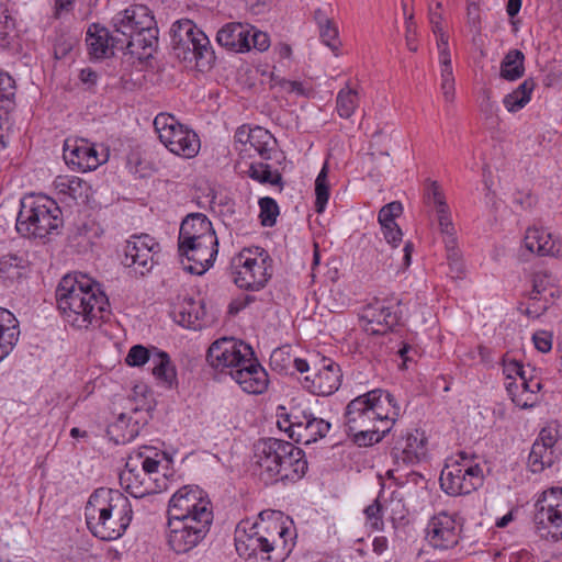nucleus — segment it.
Returning a JSON list of instances; mask_svg holds the SVG:
<instances>
[{"label": "nucleus", "instance_id": "c9c22d12", "mask_svg": "<svg viewBox=\"0 0 562 562\" xmlns=\"http://www.w3.org/2000/svg\"><path fill=\"white\" fill-rule=\"evenodd\" d=\"M140 428L142 425L138 420H134L132 416L122 413L115 422L108 426L106 434L116 445H125L138 436Z\"/></svg>", "mask_w": 562, "mask_h": 562}, {"label": "nucleus", "instance_id": "1a4fd4ad", "mask_svg": "<svg viewBox=\"0 0 562 562\" xmlns=\"http://www.w3.org/2000/svg\"><path fill=\"white\" fill-rule=\"evenodd\" d=\"M533 522L537 533L544 539H562V487L544 491L535 504Z\"/></svg>", "mask_w": 562, "mask_h": 562}, {"label": "nucleus", "instance_id": "7c9ffc66", "mask_svg": "<svg viewBox=\"0 0 562 562\" xmlns=\"http://www.w3.org/2000/svg\"><path fill=\"white\" fill-rule=\"evenodd\" d=\"M124 49L139 59L153 56L158 46V29L156 24L146 30H140L131 36H124Z\"/></svg>", "mask_w": 562, "mask_h": 562}, {"label": "nucleus", "instance_id": "9b49d317", "mask_svg": "<svg viewBox=\"0 0 562 562\" xmlns=\"http://www.w3.org/2000/svg\"><path fill=\"white\" fill-rule=\"evenodd\" d=\"M462 532V522L457 514L440 512L434 515L426 527V540L430 547L437 550L454 548Z\"/></svg>", "mask_w": 562, "mask_h": 562}, {"label": "nucleus", "instance_id": "de8ad7c7", "mask_svg": "<svg viewBox=\"0 0 562 562\" xmlns=\"http://www.w3.org/2000/svg\"><path fill=\"white\" fill-rule=\"evenodd\" d=\"M542 385L539 379L533 376H522L521 391L515 394L514 404L520 408H531L537 404V393Z\"/></svg>", "mask_w": 562, "mask_h": 562}, {"label": "nucleus", "instance_id": "aec40b11", "mask_svg": "<svg viewBox=\"0 0 562 562\" xmlns=\"http://www.w3.org/2000/svg\"><path fill=\"white\" fill-rule=\"evenodd\" d=\"M124 42L121 35L110 33L100 23H91L86 33L88 54L93 59L110 58L115 50H124Z\"/></svg>", "mask_w": 562, "mask_h": 562}, {"label": "nucleus", "instance_id": "6e6552de", "mask_svg": "<svg viewBox=\"0 0 562 562\" xmlns=\"http://www.w3.org/2000/svg\"><path fill=\"white\" fill-rule=\"evenodd\" d=\"M353 414H358V419L363 425L369 422L380 428H392L400 416V406L392 394L375 389L353 397Z\"/></svg>", "mask_w": 562, "mask_h": 562}, {"label": "nucleus", "instance_id": "0eeeda50", "mask_svg": "<svg viewBox=\"0 0 562 562\" xmlns=\"http://www.w3.org/2000/svg\"><path fill=\"white\" fill-rule=\"evenodd\" d=\"M154 127L159 140L175 155L193 158L200 150L198 134L181 124L179 120L169 113H159L154 120Z\"/></svg>", "mask_w": 562, "mask_h": 562}, {"label": "nucleus", "instance_id": "5fc2aeb1", "mask_svg": "<svg viewBox=\"0 0 562 562\" xmlns=\"http://www.w3.org/2000/svg\"><path fill=\"white\" fill-rule=\"evenodd\" d=\"M260 214L259 218L262 226L271 227L276 224L279 215V206L274 199L270 196L261 198L258 202Z\"/></svg>", "mask_w": 562, "mask_h": 562}, {"label": "nucleus", "instance_id": "c85d7f7f", "mask_svg": "<svg viewBox=\"0 0 562 562\" xmlns=\"http://www.w3.org/2000/svg\"><path fill=\"white\" fill-rule=\"evenodd\" d=\"M311 417V412H306L299 406H293L289 413L278 415L277 425L279 429L286 432L292 440L297 443H303Z\"/></svg>", "mask_w": 562, "mask_h": 562}, {"label": "nucleus", "instance_id": "72a5a7b5", "mask_svg": "<svg viewBox=\"0 0 562 562\" xmlns=\"http://www.w3.org/2000/svg\"><path fill=\"white\" fill-rule=\"evenodd\" d=\"M29 261L18 254H7L0 257V279L7 286L19 283L29 273Z\"/></svg>", "mask_w": 562, "mask_h": 562}, {"label": "nucleus", "instance_id": "f3484780", "mask_svg": "<svg viewBox=\"0 0 562 562\" xmlns=\"http://www.w3.org/2000/svg\"><path fill=\"white\" fill-rule=\"evenodd\" d=\"M209 531V528L168 517L167 543L177 554L188 553L206 537Z\"/></svg>", "mask_w": 562, "mask_h": 562}, {"label": "nucleus", "instance_id": "f03ea898", "mask_svg": "<svg viewBox=\"0 0 562 562\" xmlns=\"http://www.w3.org/2000/svg\"><path fill=\"white\" fill-rule=\"evenodd\" d=\"M57 308L65 322L82 329L98 326L110 315L109 299L100 284L82 273L66 274L55 291Z\"/></svg>", "mask_w": 562, "mask_h": 562}, {"label": "nucleus", "instance_id": "e433bc0d", "mask_svg": "<svg viewBox=\"0 0 562 562\" xmlns=\"http://www.w3.org/2000/svg\"><path fill=\"white\" fill-rule=\"evenodd\" d=\"M54 188L63 199L85 202L89 196L90 186L76 176H58L54 180Z\"/></svg>", "mask_w": 562, "mask_h": 562}, {"label": "nucleus", "instance_id": "ea45409f", "mask_svg": "<svg viewBox=\"0 0 562 562\" xmlns=\"http://www.w3.org/2000/svg\"><path fill=\"white\" fill-rule=\"evenodd\" d=\"M150 364L154 376L165 385L171 387L173 382H176L177 373L175 366L171 363L169 355L165 351L154 348Z\"/></svg>", "mask_w": 562, "mask_h": 562}, {"label": "nucleus", "instance_id": "b1692460", "mask_svg": "<svg viewBox=\"0 0 562 562\" xmlns=\"http://www.w3.org/2000/svg\"><path fill=\"white\" fill-rule=\"evenodd\" d=\"M65 162L75 170L87 172L97 169L104 160L100 159L94 146L85 139L69 140L64 145Z\"/></svg>", "mask_w": 562, "mask_h": 562}, {"label": "nucleus", "instance_id": "a18cd8bd", "mask_svg": "<svg viewBox=\"0 0 562 562\" xmlns=\"http://www.w3.org/2000/svg\"><path fill=\"white\" fill-rule=\"evenodd\" d=\"M201 503L191 505L187 513H182V516L179 515L178 519L210 529L213 522L212 504L209 497L202 499Z\"/></svg>", "mask_w": 562, "mask_h": 562}, {"label": "nucleus", "instance_id": "ddd939ff", "mask_svg": "<svg viewBox=\"0 0 562 562\" xmlns=\"http://www.w3.org/2000/svg\"><path fill=\"white\" fill-rule=\"evenodd\" d=\"M363 330L370 335H384L391 331L401 319L398 304L387 305L385 301L374 300L358 314Z\"/></svg>", "mask_w": 562, "mask_h": 562}, {"label": "nucleus", "instance_id": "9d476101", "mask_svg": "<svg viewBox=\"0 0 562 562\" xmlns=\"http://www.w3.org/2000/svg\"><path fill=\"white\" fill-rule=\"evenodd\" d=\"M251 356L254 350L248 344L223 337L209 347L206 361L213 369L231 375L234 369L245 364Z\"/></svg>", "mask_w": 562, "mask_h": 562}, {"label": "nucleus", "instance_id": "4d7b16f0", "mask_svg": "<svg viewBox=\"0 0 562 562\" xmlns=\"http://www.w3.org/2000/svg\"><path fill=\"white\" fill-rule=\"evenodd\" d=\"M528 302L527 303H520L519 311L524 314H526L529 317L538 318L542 314L546 313V311L549 308V306L552 303V300L548 296H539V299H530L529 294L527 295Z\"/></svg>", "mask_w": 562, "mask_h": 562}, {"label": "nucleus", "instance_id": "6e6d98bb", "mask_svg": "<svg viewBox=\"0 0 562 562\" xmlns=\"http://www.w3.org/2000/svg\"><path fill=\"white\" fill-rule=\"evenodd\" d=\"M330 429V424L323 418L315 417L312 414L310 418V424L306 430L305 440H303V445H310L316 442L318 439L324 438Z\"/></svg>", "mask_w": 562, "mask_h": 562}, {"label": "nucleus", "instance_id": "8fccbe9b", "mask_svg": "<svg viewBox=\"0 0 562 562\" xmlns=\"http://www.w3.org/2000/svg\"><path fill=\"white\" fill-rule=\"evenodd\" d=\"M272 143H274V139L268 130L261 126H255L252 136L247 145L249 146L248 151L254 149L262 159L269 160L271 159L270 153L272 147L270 145Z\"/></svg>", "mask_w": 562, "mask_h": 562}, {"label": "nucleus", "instance_id": "473e14b6", "mask_svg": "<svg viewBox=\"0 0 562 562\" xmlns=\"http://www.w3.org/2000/svg\"><path fill=\"white\" fill-rule=\"evenodd\" d=\"M19 336V321L12 312L0 307V362L13 350Z\"/></svg>", "mask_w": 562, "mask_h": 562}, {"label": "nucleus", "instance_id": "864d4df0", "mask_svg": "<svg viewBox=\"0 0 562 562\" xmlns=\"http://www.w3.org/2000/svg\"><path fill=\"white\" fill-rule=\"evenodd\" d=\"M315 211L324 212L329 199V183L327 180V166L324 165L315 180Z\"/></svg>", "mask_w": 562, "mask_h": 562}, {"label": "nucleus", "instance_id": "4468645a", "mask_svg": "<svg viewBox=\"0 0 562 562\" xmlns=\"http://www.w3.org/2000/svg\"><path fill=\"white\" fill-rule=\"evenodd\" d=\"M558 432L557 426L548 425L538 434L527 460V467L532 473H541L558 460Z\"/></svg>", "mask_w": 562, "mask_h": 562}, {"label": "nucleus", "instance_id": "20e7f679", "mask_svg": "<svg viewBox=\"0 0 562 562\" xmlns=\"http://www.w3.org/2000/svg\"><path fill=\"white\" fill-rule=\"evenodd\" d=\"M61 226V210L53 199L31 195L21 200L15 227L22 236L44 238Z\"/></svg>", "mask_w": 562, "mask_h": 562}, {"label": "nucleus", "instance_id": "49530a36", "mask_svg": "<svg viewBox=\"0 0 562 562\" xmlns=\"http://www.w3.org/2000/svg\"><path fill=\"white\" fill-rule=\"evenodd\" d=\"M440 232L443 235V243L447 251V259L449 261V266L451 271L456 272L459 276L462 272V261L461 254L458 247L457 238H456V229L452 224V221L449 220V226H439Z\"/></svg>", "mask_w": 562, "mask_h": 562}, {"label": "nucleus", "instance_id": "a211bd4d", "mask_svg": "<svg viewBox=\"0 0 562 562\" xmlns=\"http://www.w3.org/2000/svg\"><path fill=\"white\" fill-rule=\"evenodd\" d=\"M290 441L273 437L261 438L255 443L256 463L260 468V477L266 484L271 483L272 475L285 458L286 451H290Z\"/></svg>", "mask_w": 562, "mask_h": 562}, {"label": "nucleus", "instance_id": "f704fd0d", "mask_svg": "<svg viewBox=\"0 0 562 562\" xmlns=\"http://www.w3.org/2000/svg\"><path fill=\"white\" fill-rule=\"evenodd\" d=\"M175 321L191 329H200L201 321L205 316V308L202 301H195L192 297L183 301L173 311Z\"/></svg>", "mask_w": 562, "mask_h": 562}, {"label": "nucleus", "instance_id": "bb28decb", "mask_svg": "<svg viewBox=\"0 0 562 562\" xmlns=\"http://www.w3.org/2000/svg\"><path fill=\"white\" fill-rule=\"evenodd\" d=\"M440 65L441 91L447 102L454 100V76L449 49V35L443 31L435 32Z\"/></svg>", "mask_w": 562, "mask_h": 562}, {"label": "nucleus", "instance_id": "79ce46f5", "mask_svg": "<svg viewBox=\"0 0 562 562\" xmlns=\"http://www.w3.org/2000/svg\"><path fill=\"white\" fill-rule=\"evenodd\" d=\"M270 364L274 370L285 373L291 367L295 368V370L301 373L310 371L308 362L305 359L292 357L288 346L277 348L272 351L270 356Z\"/></svg>", "mask_w": 562, "mask_h": 562}, {"label": "nucleus", "instance_id": "2eb2a0df", "mask_svg": "<svg viewBox=\"0 0 562 562\" xmlns=\"http://www.w3.org/2000/svg\"><path fill=\"white\" fill-rule=\"evenodd\" d=\"M159 250V244L147 235H134L126 241L123 265L134 268L135 273L144 276L154 266V256Z\"/></svg>", "mask_w": 562, "mask_h": 562}, {"label": "nucleus", "instance_id": "5701e85b", "mask_svg": "<svg viewBox=\"0 0 562 562\" xmlns=\"http://www.w3.org/2000/svg\"><path fill=\"white\" fill-rule=\"evenodd\" d=\"M231 376L248 394H263L269 386L268 373L255 355L245 364L234 369Z\"/></svg>", "mask_w": 562, "mask_h": 562}, {"label": "nucleus", "instance_id": "680f3d73", "mask_svg": "<svg viewBox=\"0 0 562 562\" xmlns=\"http://www.w3.org/2000/svg\"><path fill=\"white\" fill-rule=\"evenodd\" d=\"M467 25L470 29L471 33H473L474 35H481V7L467 5Z\"/></svg>", "mask_w": 562, "mask_h": 562}, {"label": "nucleus", "instance_id": "13d9d810", "mask_svg": "<svg viewBox=\"0 0 562 562\" xmlns=\"http://www.w3.org/2000/svg\"><path fill=\"white\" fill-rule=\"evenodd\" d=\"M153 359V351L144 347L143 345L133 346L126 357L125 363L130 367H140Z\"/></svg>", "mask_w": 562, "mask_h": 562}, {"label": "nucleus", "instance_id": "4c0bfd02", "mask_svg": "<svg viewBox=\"0 0 562 562\" xmlns=\"http://www.w3.org/2000/svg\"><path fill=\"white\" fill-rule=\"evenodd\" d=\"M524 243L526 248L539 256H553L555 250V241L552 235L543 228L530 227L526 231Z\"/></svg>", "mask_w": 562, "mask_h": 562}, {"label": "nucleus", "instance_id": "f257e3e1", "mask_svg": "<svg viewBox=\"0 0 562 562\" xmlns=\"http://www.w3.org/2000/svg\"><path fill=\"white\" fill-rule=\"evenodd\" d=\"M260 521H240L235 530V547L240 557L257 562H284L291 554L296 533L293 521L281 512H262Z\"/></svg>", "mask_w": 562, "mask_h": 562}, {"label": "nucleus", "instance_id": "0e129e2a", "mask_svg": "<svg viewBox=\"0 0 562 562\" xmlns=\"http://www.w3.org/2000/svg\"><path fill=\"white\" fill-rule=\"evenodd\" d=\"M351 89L347 85L337 95V112L341 117L351 116Z\"/></svg>", "mask_w": 562, "mask_h": 562}, {"label": "nucleus", "instance_id": "c03bdc74", "mask_svg": "<svg viewBox=\"0 0 562 562\" xmlns=\"http://www.w3.org/2000/svg\"><path fill=\"white\" fill-rule=\"evenodd\" d=\"M525 74V55L519 49H510L501 61L499 76L507 81L520 79Z\"/></svg>", "mask_w": 562, "mask_h": 562}, {"label": "nucleus", "instance_id": "774afa93", "mask_svg": "<svg viewBox=\"0 0 562 562\" xmlns=\"http://www.w3.org/2000/svg\"><path fill=\"white\" fill-rule=\"evenodd\" d=\"M14 19L0 21V47L8 48L14 38Z\"/></svg>", "mask_w": 562, "mask_h": 562}, {"label": "nucleus", "instance_id": "4be33fe9", "mask_svg": "<svg viewBox=\"0 0 562 562\" xmlns=\"http://www.w3.org/2000/svg\"><path fill=\"white\" fill-rule=\"evenodd\" d=\"M397 464H416L427 457V438L424 432L415 429L400 437L391 451Z\"/></svg>", "mask_w": 562, "mask_h": 562}, {"label": "nucleus", "instance_id": "f8f14e48", "mask_svg": "<svg viewBox=\"0 0 562 562\" xmlns=\"http://www.w3.org/2000/svg\"><path fill=\"white\" fill-rule=\"evenodd\" d=\"M483 471L479 464L464 465L458 462L446 465L440 474V486L449 495H465L481 485Z\"/></svg>", "mask_w": 562, "mask_h": 562}, {"label": "nucleus", "instance_id": "603ef678", "mask_svg": "<svg viewBox=\"0 0 562 562\" xmlns=\"http://www.w3.org/2000/svg\"><path fill=\"white\" fill-rule=\"evenodd\" d=\"M77 44L78 36L76 34L66 29L57 30L53 42L54 57L56 59L67 57Z\"/></svg>", "mask_w": 562, "mask_h": 562}, {"label": "nucleus", "instance_id": "a19ab883", "mask_svg": "<svg viewBox=\"0 0 562 562\" xmlns=\"http://www.w3.org/2000/svg\"><path fill=\"white\" fill-rule=\"evenodd\" d=\"M353 423H358V430L353 427V445L358 447H371L375 443H379L387 432H390L391 427L380 428L375 424L372 427H369V422L363 424L358 419V416H353Z\"/></svg>", "mask_w": 562, "mask_h": 562}, {"label": "nucleus", "instance_id": "58836bf2", "mask_svg": "<svg viewBox=\"0 0 562 562\" xmlns=\"http://www.w3.org/2000/svg\"><path fill=\"white\" fill-rule=\"evenodd\" d=\"M424 199L426 204L435 207L438 216L439 226H449L451 220L449 206L442 189L437 181H428L425 187Z\"/></svg>", "mask_w": 562, "mask_h": 562}, {"label": "nucleus", "instance_id": "338daca9", "mask_svg": "<svg viewBox=\"0 0 562 562\" xmlns=\"http://www.w3.org/2000/svg\"><path fill=\"white\" fill-rule=\"evenodd\" d=\"M503 373L507 380H514L518 378L522 381V376H527L522 363L517 360H504Z\"/></svg>", "mask_w": 562, "mask_h": 562}, {"label": "nucleus", "instance_id": "3c124183", "mask_svg": "<svg viewBox=\"0 0 562 562\" xmlns=\"http://www.w3.org/2000/svg\"><path fill=\"white\" fill-rule=\"evenodd\" d=\"M532 289L529 292L530 299H539V296H548L552 300L554 296L553 286H554V278L552 274L547 271H537L532 274L531 278Z\"/></svg>", "mask_w": 562, "mask_h": 562}, {"label": "nucleus", "instance_id": "39448f33", "mask_svg": "<svg viewBox=\"0 0 562 562\" xmlns=\"http://www.w3.org/2000/svg\"><path fill=\"white\" fill-rule=\"evenodd\" d=\"M234 283L247 291H259L272 277V259L268 251L255 246L244 248L231 262Z\"/></svg>", "mask_w": 562, "mask_h": 562}, {"label": "nucleus", "instance_id": "393cba45", "mask_svg": "<svg viewBox=\"0 0 562 562\" xmlns=\"http://www.w3.org/2000/svg\"><path fill=\"white\" fill-rule=\"evenodd\" d=\"M139 459H128L120 474V483L135 498L154 494L156 486L150 476L139 469Z\"/></svg>", "mask_w": 562, "mask_h": 562}, {"label": "nucleus", "instance_id": "69168bd1", "mask_svg": "<svg viewBox=\"0 0 562 562\" xmlns=\"http://www.w3.org/2000/svg\"><path fill=\"white\" fill-rule=\"evenodd\" d=\"M15 89L14 79L0 70V100L10 101L15 95Z\"/></svg>", "mask_w": 562, "mask_h": 562}, {"label": "nucleus", "instance_id": "cd10ccee", "mask_svg": "<svg viewBox=\"0 0 562 562\" xmlns=\"http://www.w3.org/2000/svg\"><path fill=\"white\" fill-rule=\"evenodd\" d=\"M217 239L211 221L202 213L189 214L181 223L178 243Z\"/></svg>", "mask_w": 562, "mask_h": 562}, {"label": "nucleus", "instance_id": "412c9836", "mask_svg": "<svg viewBox=\"0 0 562 562\" xmlns=\"http://www.w3.org/2000/svg\"><path fill=\"white\" fill-rule=\"evenodd\" d=\"M154 24H156V21L151 11L144 4H132L125 10L117 12L112 19L114 33L120 34L122 37L149 29Z\"/></svg>", "mask_w": 562, "mask_h": 562}, {"label": "nucleus", "instance_id": "c756f323", "mask_svg": "<svg viewBox=\"0 0 562 562\" xmlns=\"http://www.w3.org/2000/svg\"><path fill=\"white\" fill-rule=\"evenodd\" d=\"M217 43L234 52H248L251 48L250 30L241 23L231 22L220 29L216 35Z\"/></svg>", "mask_w": 562, "mask_h": 562}, {"label": "nucleus", "instance_id": "052dcab7", "mask_svg": "<svg viewBox=\"0 0 562 562\" xmlns=\"http://www.w3.org/2000/svg\"><path fill=\"white\" fill-rule=\"evenodd\" d=\"M403 212V206L401 202L393 201L386 205H384L379 212V223L381 226L384 224L396 225L395 218L398 217Z\"/></svg>", "mask_w": 562, "mask_h": 562}, {"label": "nucleus", "instance_id": "37998d69", "mask_svg": "<svg viewBox=\"0 0 562 562\" xmlns=\"http://www.w3.org/2000/svg\"><path fill=\"white\" fill-rule=\"evenodd\" d=\"M536 88L532 78L525 79L515 90L504 97L503 103L508 112L515 113L527 105Z\"/></svg>", "mask_w": 562, "mask_h": 562}, {"label": "nucleus", "instance_id": "e2e57ef3", "mask_svg": "<svg viewBox=\"0 0 562 562\" xmlns=\"http://www.w3.org/2000/svg\"><path fill=\"white\" fill-rule=\"evenodd\" d=\"M158 453H155V457L144 456L143 452H138L128 459H139V469L144 471L148 476L158 472V468L160 464V460H158Z\"/></svg>", "mask_w": 562, "mask_h": 562}, {"label": "nucleus", "instance_id": "a878e982", "mask_svg": "<svg viewBox=\"0 0 562 562\" xmlns=\"http://www.w3.org/2000/svg\"><path fill=\"white\" fill-rule=\"evenodd\" d=\"M307 468L304 451L291 442L290 451H286L285 458H282V461L278 464L271 483L279 481L296 482L305 475Z\"/></svg>", "mask_w": 562, "mask_h": 562}, {"label": "nucleus", "instance_id": "7ed1b4c3", "mask_svg": "<svg viewBox=\"0 0 562 562\" xmlns=\"http://www.w3.org/2000/svg\"><path fill=\"white\" fill-rule=\"evenodd\" d=\"M88 529L101 540H116L128 528L133 509L130 499L119 490L100 487L85 507Z\"/></svg>", "mask_w": 562, "mask_h": 562}, {"label": "nucleus", "instance_id": "2f4dec72", "mask_svg": "<svg viewBox=\"0 0 562 562\" xmlns=\"http://www.w3.org/2000/svg\"><path fill=\"white\" fill-rule=\"evenodd\" d=\"M207 495L199 486L186 485L180 487L170 498L168 505V517L178 518L187 513L191 505L202 504L201 501Z\"/></svg>", "mask_w": 562, "mask_h": 562}, {"label": "nucleus", "instance_id": "09e8293b", "mask_svg": "<svg viewBox=\"0 0 562 562\" xmlns=\"http://www.w3.org/2000/svg\"><path fill=\"white\" fill-rule=\"evenodd\" d=\"M247 175L252 180L261 184H271L279 187L281 191L283 188L282 175L278 170H271L270 165L263 162H251Z\"/></svg>", "mask_w": 562, "mask_h": 562}, {"label": "nucleus", "instance_id": "dca6fc26", "mask_svg": "<svg viewBox=\"0 0 562 562\" xmlns=\"http://www.w3.org/2000/svg\"><path fill=\"white\" fill-rule=\"evenodd\" d=\"M342 380L340 366L334 360L323 358L319 367L315 366L313 373L304 376L303 387L318 396H328L335 393Z\"/></svg>", "mask_w": 562, "mask_h": 562}, {"label": "nucleus", "instance_id": "423d86ee", "mask_svg": "<svg viewBox=\"0 0 562 562\" xmlns=\"http://www.w3.org/2000/svg\"><path fill=\"white\" fill-rule=\"evenodd\" d=\"M171 43L178 57L184 60L194 59L196 66L211 68L215 61V54L209 37L188 19L176 21L170 30Z\"/></svg>", "mask_w": 562, "mask_h": 562}, {"label": "nucleus", "instance_id": "bf43d9fd", "mask_svg": "<svg viewBox=\"0 0 562 562\" xmlns=\"http://www.w3.org/2000/svg\"><path fill=\"white\" fill-rule=\"evenodd\" d=\"M363 514L366 516V524L373 530L383 529V514H382V505L378 499H375L371 505L367 506L363 509Z\"/></svg>", "mask_w": 562, "mask_h": 562}, {"label": "nucleus", "instance_id": "6ab92c4d", "mask_svg": "<svg viewBox=\"0 0 562 562\" xmlns=\"http://www.w3.org/2000/svg\"><path fill=\"white\" fill-rule=\"evenodd\" d=\"M180 257L191 262L187 269L194 274H203L209 270L218 252L217 239H204L194 243H178Z\"/></svg>", "mask_w": 562, "mask_h": 562}]
</instances>
